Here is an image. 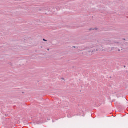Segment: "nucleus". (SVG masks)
Instances as JSON below:
<instances>
[{
    "label": "nucleus",
    "instance_id": "f257e3e1",
    "mask_svg": "<svg viewBox=\"0 0 128 128\" xmlns=\"http://www.w3.org/2000/svg\"><path fill=\"white\" fill-rule=\"evenodd\" d=\"M43 40H44V42H47L46 40V39H44Z\"/></svg>",
    "mask_w": 128,
    "mask_h": 128
},
{
    "label": "nucleus",
    "instance_id": "f03ea898",
    "mask_svg": "<svg viewBox=\"0 0 128 128\" xmlns=\"http://www.w3.org/2000/svg\"><path fill=\"white\" fill-rule=\"evenodd\" d=\"M48 50H50V49H48Z\"/></svg>",
    "mask_w": 128,
    "mask_h": 128
}]
</instances>
